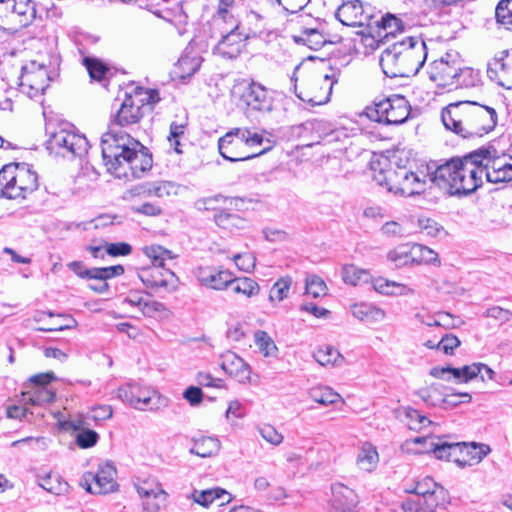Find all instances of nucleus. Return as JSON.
Here are the masks:
<instances>
[{
  "instance_id": "79ce46f5",
  "label": "nucleus",
  "mask_w": 512,
  "mask_h": 512,
  "mask_svg": "<svg viewBox=\"0 0 512 512\" xmlns=\"http://www.w3.org/2000/svg\"><path fill=\"white\" fill-rule=\"evenodd\" d=\"M417 396L428 406L439 407L444 399L445 391L438 383L426 384L416 391Z\"/></svg>"
},
{
  "instance_id": "6e6d98bb",
  "label": "nucleus",
  "mask_w": 512,
  "mask_h": 512,
  "mask_svg": "<svg viewBox=\"0 0 512 512\" xmlns=\"http://www.w3.org/2000/svg\"><path fill=\"white\" fill-rule=\"evenodd\" d=\"M254 343L264 357H273L278 351L274 340L266 331H256L254 333Z\"/></svg>"
},
{
  "instance_id": "cd10ccee",
  "label": "nucleus",
  "mask_w": 512,
  "mask_h": 512,
  "mask_svg": "<svg viewBox=\"0 0 512 512\" xmlns=\"http://www.w3.org/2000/svg\"><path fill=\"white\" fill-rule=\"evenodd\" d=\"M67 266L77 276L85 279H111L124 273V268L121 265L86 269L82 262L73 261Z\"/></svg>"
},
{
  "instance_id": "774afa93",
  "label": "nucleus",
  "mask_w": 512,
  "mask_h": 512,
  "mask_svg": "<svg viewBox=\"0 0 512 512\" xmlns=\"http://www.w3.org/2000/svg\"><path fill=\"white\" fill-rule=\"evenodd\" d=\"M376 23L379 28L385 31L386 35L394 34L403 29L401 19L392 14H386L382 16L381 19Z\"/></svg>"
},
{
  "instance_id": "f8f14e48",
  "label": "nucleus",
  "mask_w": 512,
  "mask_h": 512,
  "mask_svg": "<svg viewBox=\"0 0 512 512\" xmlns=\"http://www.w3.org/2000/svg\"><path fill=\"white\" fill-rule=\"evenodd\" d=\"M50 154L63 158L82 157L88 151L86 137L74 130L61 128L53 132L46 143Z\"/></svg>"
},
{
  "instance_id": "f257e3e1",
  "label": "nucleus",
  "mask_w": 512,
  "mask_h": 512,
  "mask_svg": "<svg viewBox=\"0 0 512 512\" xmlns=\"http://www.w3.org/2000/svg\"><path fill=\"white\" fill-rule=\"evenodd\" d=\"M430 180L450 194H470L482 186L484 170L480 151L453 158L435 168Z\"/></svg>"
},
{
  "instance_id": "412c9836",
  "label": "nucleus",
  "mask_w": 512,
  "mask_h": 512,
  "mask_svg": "<svg viewBox=\"0 0 512 512\" xmlns=\"http://www.w3.org/2000/svg\"><path fill=\"white\" fill-rule=\"evenodd\" d=\"M52 372L36 374L29 378L30 389L23 392L25 405L42 406L51 403L55 398V391L48 384L55 380Z\"/></svg>"
},
{
  "instance_id": "37998d69",
  "label": "nucleus",
  "mask_w": 512,
  "mask_h": 512,
  "mask_svg": "<svg viewBox=\"0 0 512 512\" xmlns=\"http://www.w3.org/2000/svg\"><path fill=\"white\" fill-rule=\"evenodd\" d=\"M38 485L49 493L55 495L65 494L68 489V483L58 474L46 473L37 476Z\"/></svg>"
},
{
  "instance_id": "f704fd0d",
  "label": "nucleus",
  "mask_w": 512,
  "mask_h": 512,
  "mask_svg": "<svg viewBox=\"0 0 512 512\" xmlns=\"http://www.w3.org/2000/svg\"><path fill=\"white\" fill-rule=\"evenodd\" d=\"M167 405V399L158 392L150 389H141L138 387L136 391V401L134 409L137 410H157Z\"/></svg>"
},
{
  "instance_id": "603ef678",
  "label": "nucleus",
  "mask_w": 512,
  "mask_h": 512,
  "mask_svg": "<svg viewBox=\"0 0 512 512\" xmlns=\"http://www.w3.org/2000/svg\"><path fill=\"white\" fill-rule=\"evenodd\" d=\"M342 279L346 284L359 285L366 283L370 279V274L367 270L357 267L353 264L344 265L342 268Z\"/></svg>"
},
{
  "instance_id": "aec40b11",
  "label": "nucleus",
  "mask_w": 512,
  "mask_h": 512,
  "mask_svg": "<svg viewBox=\"0 0 512 512\" xmlns=\"http://www.w3.org/2000/svg\"><path fill=\"white\" fill-rule=\"evenodd\" d=\"M232 94L252 110L268 111L271 109V98L266 88L258 83H238L233 87Z\"/></svg>"
},
{
  "instance_id": "ea45409f",
  "label": "nucleus",
  "mask_w": 512,
  "mask_h": 512,
  "mask_svg": "<svg viewBox=\"0 0 512 512\" xmlns=\"http://www.w3.org/2000/svg\"><path fill=\"white\" fill-rule=\"evenodd\" d=\"M293 280L290 276L280 277L270 288L268 302L273 308L289 297Z\"/></svg>"
},
{
  "instance_id": "c03bdc74",
  "label": "nucleus",
  "mask_w": 512,
  "mask_h": 512,
  "mask_svg": "<svg viewBox=\"0 0 512 512\" xmlns=\"http://www.w3.org/2000/svg\"><path fill=\"white\" fill-rule=\"evenodd\" d=\"M426 189V176L422 172L409 170L406 182L403 187H398L400 196H414L424 192Z\"/></svg>"
},
{
  "instance_id": "052dcab7",
  "label": "nucleus",
  "mask_w": 512,
  "mask_h": 512,
  "mask_svg": "<svg viewBox=\"0 0 512 512\" xmlns=\"http://www.w3.org/2000/svg\"><path fill=\"white\" fill-rule=\"evenodd\" d=\"M83 63L93 80H102L108 72V67L99 59L86 57Z\"/></svg>"
},
{
  "instance_id": "58836bf2",
  "label": "nucleus",
  "mask_w": 512,
  "mask_h": 512,
  "mask_svg": "<svg viewBox=\"0 0 512 512\" xmlns=\"http://www.w3.org/2000/svg\"><path fill=\"white\" fill-rule=\"evenodd\" d=\"M222 206L239 208V198H228L222 195L204 197L196 201L195 207L200 211H220Z\"/></svg>"
},
{
  "instance_id": "7ed1b4c3",
  "label": "nucleus",
  "mask_w": 512,
  "mask_h": 512,
  "mask_svg": "<svg viewBox=\"0 0 512 512\" xmlns=\"http://www.w3.org/2000/svg\"><path fill=\"white\" fill-rule=\"evenodd\" d=\"M427 58L425 41L420 37H406L387 47L381 54L380 65L390 78L415 75Z\"/></svg>"
},
{
  "instance_id": "6e6552de",
  "label": "nucleus",
  "mask_w": 512,
  "mask_h": 512,
  "mask_svg": "<svg viewBox=\"0 0 512 512\" xmlns=\"http://www.w3.org/2000/svg\"><path fill=\"white\" fill-rule=\"evenodd\" d=\"M139 147V141L122 130L116 124H109L108 130L101 139V149L104 164L108 169H115L114 164L130 152V148Z\"/></svg>"
},
{
  "instance_id": "bf43d9fd",
  "label": "nucleus",
  "mask_w": 512,
  "mask_h": 512,
  "mask_svg": "<svg viewBox=\"0 0 512 512\" xmlns=\"http://www.w3.org/2000/svg\"><path fill=\"white\" fill-rule=\"evenodd\" d=\"M480 363H472L461 368H454V380L467 383L481 374Z\"/></svg>"
},
{
  "instance_id": "393cba45",
  "label": "nucleus",
  "mask_w": 512,
  "mask_h": 512,
  "mask_svg": "<svg viewBox=\"0 0 512 512\" xmlns=\"http://www.w3.org/2000/svg\"><path fill=\"white\" fill-rule=\"evenodd\" d=\"M138 277L147 288L154 291L175 287L177 282V277L172 270L159 265L140 268Z\"/></svg>"
},
{
  "instance_id": "49530a36",
  "label": "nucleus",
  "mask_w": 512,
  "mask_h": 512,
  "mask_svg": "<svg viewBox=\"0 0 512 512\" xmlns=\"http://www.w3.org/2000/svg\"><path fill=\"white\" fill-rule=\"evenodd\" d=\"M34 321L37 323H42L43 325L37 328L39 331L51 332V331H62L66 329H72L76 326V321L74 319H70L68 323H60L54 320V315L52 313L46 312H37L34 315Z\"/></svg>"
},
{
  "instance_id": "5701e85b",
  "label": "nucleus",
  "mask_w": 512,
  "mask_h": 512,
  "mask_svg": "<svg viewBox=\"0 0 512 512\" xmlns=\"http://www.w3.org/2000/svg\"><path fill=\"white\" fill-rule=\"evenodd\" d=\"M336 17L345 26L363 27L369 24L372 9L359 0H349L339 6Z\"/></svg>"
},
{
  "instance_id": "72a5a7b5",
  "label": "nucleus",
  "mask_w": 512,
  "mask_h": 512,
  "mask_svg": "<svg viewBox=\"0 0 512 512\" xmlns=\"http://www.w3.org/2000/svg\"><path fill=\"white\" fill-rule=\"evenodd\" d=\"M202 58L197 51L186 49L175 65L174 73L179 78H186L193 75L201 66Z\"/></svg>"
},
{
  "instance_id": "8fccbe9b",
  "label": "nucleus",
  "mask_w": 512,
  "mask_h": 512,
  "mask_svg": "<svg viewBox=\"0 0 512 512\" xmlns=\"http://www.w3.org/2000/svg\"><path fill=\"white\" fill-rule=\"evenodd\" d=\"M231 288L235 294H241L246 298H252L260 293L259 284L252 278L249 277H235L231 282Z\"/></svg>"
},
{
  "instance_id": "c9c22d12",
  "label": "nucleus",
  "mask_w": 512,
  "mask_h": 512,
  "mask_svg": "<svg viewBox=\"0 0 512 512\" xmlns=\"http://www.w3.org/2000/svg\"><path fill=\"white\" fill-rule=\"evenodd\" d=\"M350 310L352 315L362 322L380 323L387 318V313L383 309L371 304H354Z\"/></svg>"
},
{
  "instance_id": "473e14b6",
  "label": "nucleus",
  "mask_w": 512,
  "mask_h": 512,
  "mask_svg": "<svg viewBox=\"0 0 512 512\" xmlns=\"http://www.w3.org/2000/svg\"><path fill=\"white\" fill-rule=\"evenodd\" d=\"M374 290L386 296H409L414 294V289L410 286L386 279L384 277H377L371 280Z\"/></svg>"
},
{
  "instance_id": "7c9ffc66",
  "label": "nucleus",
  "mask_w": 512,
  "mask_h": 512,
  "mask_svg": "<svg viewBox=\"0 0 512 512\" xmlns=\"http://www.w3.org/2000/svg\"><path fill=\"white\" fill-rule=\"evenodd\" d=\"M333 502L337 509L351 511L355 509L359 503L358 494L350 487L343 483H335L331 486Z\"/></svg>"
},
{
  "instance_id": "680f3d73",
  "label": "nucleus",
  "mask_w": 512,
  "mask_h": 512,
  "mask_svg": "<svg viewBox=\"0 0 512 512\" xmlns=\"http://www.w3.org/2000/svg\"><path fill=\"white\" fill-rule=\"evenodd\" d=\"M498 23L512 30V0H501L496 7Z\"/></svg>"
},
{
  "instance_id": "a19ab883",
  "label": "nucleus",
  "mask_w": 512,
  "mask_h": 512,
  "mask_svg": "<svg viewBox=\"0 0 512 512\" xmlns=\"http://www.w3.org/2000/svg\"><path fill=\"white\" fill-rule=\"evenodd\" d=\"M307 395L311 401L323 406L333 405L342 400L339 393L334 391L332 388L323 385L311 387L307 391Z\"/></svg>"
},
{
  "instance_id": "864d4df0",
  "label": "nucleus",
  "mask_w": 512,
  "mask_h": 512,
  "mask_svg": "<svg viewBox=\"0 0 512 512\" xmlns=\"http://www.w3.org/2000/svg\"><path fill=\"white\" fill-rule=\"evenodd\" d=\"M142 252L149 260H151L152 265L164 266L167 260L175 258L172 251L155 244L143 247Z\"/></svg>"
},
{
  "instance_id": "4d7b16f0",
  "label": "nucleus",
  "mask_w": 512,
  "mask_h": 512,
  "mask_svg": "<svg viewBox=\"0 0 512 512\" xmlns=\"http://www.w3.org/2000/svg\"><path fill=\"white\" fill-rule=\"evenodd\" d=\"M434 325L435 327H442L444 329H455L459 328L464 324V321L445 311H437L434 313Z\"/></svg>"
},
{
  "instance_id": "bb28decb",
  "label": "nucleus",
  "mask_w": 512,
  "mask_h": 512,
  "mask_svg": "<svg viewBox=\"0 0 512 512\" xmlns=\"http://www.w3.org/2000/svg\"><path fill=\"white\" fill-rule=\"evenodd\" d=\"M221 368L241 384L251 383L252 370L248 363L232 351L221 355Z\"/></svg>"
},
{
  "instance_id": "69168bd1",
  "label": "nucleus",
  "mask_w": 512,
  "mask_h": 512,
  "mask_svg": "<svg viewBox=\"0 0 512 512\" xmlns=\"http://www.w3.org/2000/svg\"><path fill=\"white\" fill-rule=\"evenodd\" d=\"M152 197L165 198L177 194V186L169 181L150 182Z\"/></svg>"
},
{
  "instance_id": "ddd939ff",
  "label": "nucleus",
  "mask_w": 512,
  "mask_h": 512,
  "mask_svg": "<svg viewBox=\"0 0 512 512\" xmlns=\"http://www.w3.org/2000/svg\"><path fill=\"white\" fill-rule=\"evenodd\" d=\"M339 70L333 67L317 70L307 81L305 91L298 97L311 105H323L330 99L332 89L339 80Z\"/></svg>"
},
{
  "instance_id": "20e7f679",
  "label": "nucleus",
  "mask_w": 512,
  "mask_h": 512,
  "mask_svg": "<svg viewBox=\"0 0 512 512\" xmlns=\"http://www.w3.org/2000/svg\"><path fill=\"white\" fill-rule=\"evenodd\" d=\"M429 79L438 87L474 86L478 73L463 65L460 55L455 51L446 52L428 66Z\"/></svg>"
},
{
  "instance_id": "9b49d317",
  "label": "nucleus",
  "mask_w": 512,
  "mask_h": 512,
  "mask_svg": "<svg viewBox=\"0 0 512 512\" xmlns=\"http://www.w3.org/2000/svg\"><path fill=\"white\" fill-rule=\"evenodd\" d=\"M36 16L31 0H0V30L16 32Z\"/></svg>"
},
{
  "instance_id": "f03ea898",
  "label": "nucleus",
  "mask_w": 512,
  "mask_h": 512,
  "mask_svg": "<svg viewBox=\"0 0 512 512\" xmlns=\"http://www.w3.org/2000/svg\"><path fill=\"white\" fill-rule=\"evenodd\" d=\"M447 130L463 138L481 137L491 132L497 124L494 108L476 102L460 101L446 106L441 113Z\"/></svg>"
},
{
  "instance_id": "dca6fc26",
  "label": "nucleus",
  "mask_w": 512,
  "mask_h": 512,
  "mask_svg": "<svg viewBox=\"0 0 512 512\" xmlns=\"http://www.w3.org/2000/svg\"><path fill=\"white\" fill-rule=\"evenodd\" d=\"M49 81L48 70L44 64L30 61L22 68L20 88L30 98L41 96L48 87Z\"/></svg>"
},
{
  "instance_id": "0eeeda50",
  "label": "nucleus",
  "mask_w": 512,
  "mask_h": 512,
  "mask_svg": "<svg viewBox=\"0 0 512 512\" xmlns=\"http://www.w3.org/2000/svg\"><path fill=\"white\" fill-rule=\"evenodd\" d=\"M370 169L372 177L378 185L390 193L400 195V191L397 189L404 186L409 169L398 164L396 154L392 156L374 155L370 162Z\"/></svg>"
},
{
  "instance_id": "a211bd4d",
  "label": "nucleus",
  "mask_w": 512,
  "mask_h": 512,
  "mask_svg": "<svg viewBox=\"0 0 512 512\" xmlns=\"http://www.w3.org/2000/svg\"><path fill=\"white\" fill-rule=\"evenodd\" d=\"M146 101L145 93L141 89H136L134 93L126 95L109 124H116L123 128L138 123L143 116L142 108Z\"/></svg>"
},
{
  "instance_id": "09e8293b",
  "label": "nucleus",
  "mask_w": 512,
  "mask_h": 512,
  "mask_svg": "<svg viewBox=\"0 0 512 512\" xmlns=\"http://www.w3.org/2000/svg\"><path fill=\"white\" fill-rule=\"evenodd\" d=\"M313 129L319 133V137L324 144L341 142L348 137L344 129H331L330 125L324 121H317L313 123Z\"/></svg>"
},
{
  "instance_id": "f3484780",
  "label": "nucleus",
  "mask_w": 512,
  "mask_h": 512,
  "mask_svg": "<svg viewBox=\"0 0 512 512\" xmlns=\"http://www.w3.org/2000/svg\"><path fill=\"white\" fill-rule=\"evenodd\" d=\"M484 179L490 183L509 182L512 180V156L494 155L488 150H480Z\"/></svg>"
},
{
  "instance_id": "a878e982",
  "label": "nucleus",
  "mask_w": 512,
  "mask_h": 512,
  "mask_svg": "<svg viewBox=\"0 0 512 512\" xmlns=\"http://www.w3.org/2000/svg\"><path fill=\"white\" fill-rule=\"evenodd\" d=\"M246 39L247 37L239 31L238 25H235L230 32L221 38L213 52L222 58L234 59L242 52Z\"/></svg>"
},
{
  "instance_id": "2f4dec72",
  "label": "nucleus",
  "mask_w": 512,
  "mask_h": 512,
  "mask_svg": "<svg viewBox=\"0 0 512 512\" xmlns=\"http://www.w3.org/2000/svg\"><path fill=\"white\" fill-rule=\"evenodd\" d=\"M124 303L137 308L144 316L154 317L156 314L165 310L162 303L143 296L139 293H130L124 300Z\"/></svg>"
},
{
  "instance_id": "4468645a",
  "label": "nucleus",
  "mask_w": 512,
  "mask_h": 512,
  "mask_svg": "<svg viewBox=\"0 0 512 512\" xmlns=\"http://www.w3.org/2000/svg\"><path fill=\"white\" fill-rule=\"evenodd\" d=\"M115 169H108V171L117 178H140L142 175L151 169L152 157L147 149L139 142V147L130 148L120 162L114 164Z\"/></svg>"
},
{
  "instance_id": "6ab92c4d",
  "label": "nucleus",
  "mask_w": 512,
  "mask_h": 512,
  "mask_svg": "<svg viewBox=\"0 0 512 512\" xmlns=\"http://www.w3.org/2000/svg\"><path fill=\"white\" fill-rule=\"evenodd\" d=\"M134 487L142 499L145 510L156 512L167 508L169 495L157 480L152 478L138 480L134 483Z\"/></svg>"
},
{
  "instance_id": "0e129e2a",
  "label": "nucleus",
  "mask_w": 512,
  "mask_h": 512,
  "mask_svg": "<svg viewBox=\"0 0 512 512\" xmlns=\"http://www.w3.org/2000/svg\"><path fill=\"white\" fill-rule=\"evenodd\" d=\"M326 284L325 282L316 275H311L306 279L305 293L313 298H319L326 295Z\"/></svg>"
},
{
  "instance_id": "c85d7f7f",
  "label": "nucleus",
  "mask_w": 512,
  "mask_h": 512,
  "mask_svg": "<svg viewBox=\"0 0 512 512\" xmlns=\"http://www.w3.org/2000/svg\"><path fill=\"white\" fill-rule=\"evenodd\" d=\"M191 497L194 502L203 508H209L212 504H215L216 507H222L233 500L231 493L219 487L195 491Z\"/></svg>"
},
{
  "instance_id": "2eb2a0df",
  "label": "nucleus",
  "mask_w": 512,
  "mask_h": 512,
  "mask_svg": "<svg viewBox=\"0 0 512 512\" xmlns=\"http://www.w3.org/2000/svg\"><path fill=\"white\" fill-rule=\"evenodd\" d=\"M116 468L110 461L100 463L96 473L87 472L81 480L80 485L87 492L92 494H108L117 490Z\"/></svg>"
},
{
  "instance_id": "423d86ee",
  "label": "nucleus",
  "mask_w": 512,
  "mask_h": 512,
  "mask_svg": "<svg viewBox=\"0 0 512 512\" xmlns=\"http://www.w3.org/2000/svg\"><path fill=\"white\" fill-rule=\"evenodd\" d=\"M38 174L28 163L12 162L0 170V197L23 200L38 188Z\"/></svg>"
},
{
  "instance_id": "c756f323",
  "label": "nucleus",
  "mask_w": 512,
  "mask_h": 512,
  "mask_svg": "<svg viewBox=\"0 0 512 512\" xmlns=\"http://www.w3.org/2000/svg\"><path fill=\"white\" fill-rule=\"evenodd\" d=\"M380 456L375 445L370 442H363L355 459L358 470L366 473H373L378 468Z\"/></svg>"
},
{
  "instance_id": "4be33fe9",
  "label": "nucleus",
  "mask_w": 512,
  "mask_h": 512,
  "mask_svg": "<svg viewBox=\"0 0 512 512\" xmlns=\"http://www.w3.org/2000/svg\"><path fill=\"white\" fill-rule=\"evenodd\" d=\"M194 276L201 287L213 291L227 290L233 280V272L222 266H198L194 270Z\"/></svg>"
},
{
  "instance_id": "de8ad7c7",
  "label": "nucleus",
  "mask_w": 512,
  "mask_h": 512,
  "mask_svg": "<svg viewBox=\"0 0 512 512\" xmlns=\"http://www.w3.org/2000/svg\"><path fill=\"white\" fill-rule=\"evenodd\" d=\"M411 265H439L440 260L438 257V254L432 250L431 248L421 245L412 243V250H411Z\"/></svg>"
},
{
  "instance_id": "a18cd8bd",
  "label": "nucleus",
  "mask_w": 512,
  "mask_h": 512,
  "mask_svg": "<svg viewBox=\"0 0 512 512\" xmlns=\"http://www.w3.org/2000/svg\"><path fill=\"white\" fill-rule=\"evenodd\" d=\"M221 442L216 437H201L194 441L191 453L202 458L213 457L219 453Z\"/></svg>"
},
{
  "instance_id": "e433bc0d",
  "label": "nucleus",
  "mask_w": 512,
  "mask_h": 512,
  "mask_svg": "<svg viewBox=\"0 0 512 512\" xmlns=\"http://www.w3.org/2000/svg\"><path fill=\"white\" fill-rule=\"evenodd\" d=\"M408 491L418 496L428 497L427 502L430 506L433 505L434 498H441L444 501L447 496L446 491L442 487H439L430 477L421 479L415 484L412 490Z\"/></svg>"
},
{
  "instance_id": "3c124183",
  "label": "nucleus",
  "mask_w": 512,
  "mask_h": 512,
  "mask_svg": "<svg viewBox=\"0 0 512 512\" xmlns=\"http://www.w3.org/2000/svg\"><path fill=\"white\" fill-rule=\"evenodd\" d=\"M313 357L321 366L339 365L343 361V357L340 352L330 345H324L317 348Z\"/></svg>"
},
{
  "instance_id": "5fc2aeb1",
  "label": "nucleus",
  "mask_w": 512,
  "mask_h": 512,
  "mask_svg": "<svg viewBox=\"0 0 512 512\" xmlns=\"http://www.w3.org/2000/svg\"><path fill=\"white\" fill-rule=\"evenodd\" d=\"M412 243H404L396 246L387 253V259L396 267L411 265Z\"/></svg>"
},
{
  "instance_id": "338daca9",
  "label": "nucleus",
  "mask_w": 512,
  "mask_h": 512,
  "mask_svg": "<svg viewBox=\"0 0 512 512\" xmlns=\"http://www.w3.org/2000/svg\"><path fill=\"white\" fill-rule=\"evenodd\" d=\"M417 223L420 232L426 236L436 237L443 231V227L437 221L429 217L421 216L418 218Z\"/></svg>"
},
{
  "instance_id": "e2e57ef3",
  "label": "nucleus",
  "mask_w": 512,
  "mask_h": 512,
  "mask_svg": "<svg viewBox=\"0 0 512 512\" xmlns=\"http://www.w3.org/2000/svg\"><path fill=\"white\" fill-rule=\"evenodd\" d=\"M235 266L244 273H251L256 266V256L250 252L238 253L232 257Z\"/></svg>"
},
{
  "instance_id": "1a4fd4ad",
  "label": "nucleus",
  "mask_w": 512,
  "mask_h": 512,
  "mask_svg": "<svg viewBox=\"0 0 512 512\" xmlns=\"http://www.w3.org/2000/svg\"><path fill=\"white\" fill-rule=\"evenodd\" d=\"M410 112V104L402 95H393L366 108V115L370 120L387 125L404 123Z\"/></svg>"
},
{
  "instance_id": "4c0bfd02",
  "label": "nucleus",
  "mask_w": 512,
  "mask_h": 512,
  "mask_svg": "<svg viewBox=\"0 0 512 512\" xmlns=\"http://www.w3.org/2000/svg\"><path fill=\"white\" fill-rule=\"evenodd\" d=\"M214 221L222 229L229 231L245 230L249 227V222L238 214L228 213L220 210L215 213Z\"/></svg>"
},
{
  "instance_id": "39448f33",
  "label": "nucleus",
  "mask_w": 512,
  "mask_h": 512,
  "mask_svg": "<svg viewBox=\"0 0 512 512\" xmlns=\"http://www.w3.org/2000/svg\"><path fill=\"white\" fill-rule=\"evenodd\" d=\"M264 135L255 129L237 127L229 130L218 140V149L221 156L230 161H245L263 154L270 146L263 150H256L263 145Z\"/></svg>"
},
{
  "instance_id": "9d476101",
  "label": "nucleus",
  "mask_w": 512,
  "mask_h": 512,
  "mask_svg": "<svg viewBox=\"0 0 512 512\" xmlns=\"http://www.w3.org/2000/svg\"><path fill=\"white\" fill-rule=\"evenodd\" d=\"M403 452L408 454H421L433 452L437 459L454 460L460 462L456 458L458 453H463L465 443H449L432 437H415L406 440L402 445Z\"/></svg>"
},
{
  "instance_id": "b1692460",
  "label": "nucleus",
  "mask_w": 512,
  "mask_h": 512,
  "mask_svg": "<svg viewBox=\"0 0 512 512\" xmlns=\"http://www.w3.org/2000/svg\"><path fill=\"white\" fill-rule=\"evenodd\" d=\"M488 76L499 85L512 88V47L499 51L488 62Z\"/></svg>"
},
{
  "instance_id": "13d9d810",
  "label": "nucleus",
  "mask_w": 512,
  "mask_h": 512,
  "mask_svg": "<svg viewBox=\"0 0 512 512\" xmlns=\"http://www.w3.org/2000/svg\"><path fill=\"white\" fill-rule=\"evenodd\" d=\"M406 424L411 430L419 431L431 424V421L418 410L413 408L405 409Z\"/></svg>"
}]
</instances>
